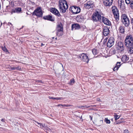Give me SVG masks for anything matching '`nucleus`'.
<instances>
[{
  "mask_svg": "<svg viewBox=\"0 0 133 133\" xmlns=\"http://www.w3.org/2000/svg\"><path fill=\"white\" fill-rule=\"evenodd\" d=\"M64 104H61V106L62 107H64Z\"/></svg>",
  "mask_w": 133,
  "mask_h": 133,
  "instance_id": "nucleus-53",
  "label": "nucleus"
},
{
  "mask_svg": "<svg viewBox=\"0 0 133 133\" xmlns=\"http://www.w3.org/2000/svg\"><path fill=\"white\" fill-rule=\"evenodd\" d=\"M90 107V106H87V105H84V108H88L89 107Z\"/></svg>",
  "mask_w": 133,
  "mask_h": 133,
  "instance_id": "nucleus-44",
  "label": "nucleus"
},
{
  "mask_svg": "<svg viewBox=\"0 0 133 133\" xmlns=\"http://www.w3.org/2000/svg\"><path fill=\"white\" fill-rule=\"evenodd\" d=\"M2 25V23H1V25Z\"/></svg>",
  "mask_w": 133,
  "mask_h": 133,
  "instance_id": "nucleus-58",
  "label": "nucleus"
},
{
  "mask_svg": "<svg viewBox=\"0 0 133 133\" xmlns=\"http://www.w3.org/2000/svg\"><path fill=\"white\" fill-rule=\"evenodd\" d=\"M8 24H9V25H12V24L11 23H8Z\"/></svg>",
  "mask_w": 133,
  "mask_h": 133,
  "instance_id": "nucleus-51",
  "label": "nucleus"
},
{
  "mask_svg": "<svg viewBox=\"0 0 133 133\" xmlns=\"http://www.w3.org/2000/svg\"><path fill=\"white\" fill-rule=\"evenodd\" d=\"M121 122H118V123H117L116 124H118L119 123H121Z\"/></svg>",
  "mask_w": 133,
  "mask_h": 133,
  "instance_id": "nucleus-54",
  "label": "nucleus"
},
{
  "mask_svg": "<svg viewBox=\"0 0 133 133\" xmlns=\"http://www.w3.org/2000/svg\"><path fill=\"white\" fill-rule=\"evenodd\" d=\"M94 6V2L92 1H88L86 3L84 4V7L88 9L92 8Z\"/></svg>",
  "mask_w": 133,
  "mask_h": 133,
  "instance_id": "nucleus-10",
  "label": "nucleus"
},
{
  "mask_svg": "<svg viewBox=\"0 0 133 133\" xmlns=\"http://www.w3.org/2000/svg\"><path fill=\"white\" fill-rule=\"evenodd\" d=\"M107 39H106V38H105V40H107Z\"/></svg>",
  "mask_w": 133,
  "mask_h": 133,
  "instance_id": "nucleus-55",
  "label": "nucleus"
},
{
  "mask_svg": "<svg viewBox=\"0 0 133 133\" xmlns=\"http://www.w3.org/2000/svg\"><path fill=\"white\" fill-rule=\"evenodd\" d=\"M22 10L21 8L19 7H17L12 9L11 10V14H12L13 13H20L22 12Z\"/></svg>",
  "mask_w": 133,
  "mask_h": 133,
  "instance_id": "nucleus-13",
  "label": "nucleus"
},
{
  "mask_svg": "<svg viewBox=\"0 0 133 133\" xmlns=\"http://www.w3.org/2000/svg\"><path fill=\"white\" fill-rule=\"evenodd\" d=\"M72 30H77L80 28V27L79 25L77 24H72Z\"/></svg>",
  "mask_w": 133,
  "mask_h": 133,
  "instance_id": "nucleus-20",
  "label": "nucleus"
},
{
  "mask_svg": "<svg viewBox=\"0 0 133 133\" xmlns=\"http://www.w3.org/2000/svg\"><path fill=\"white\" fill-rule=\"evenodd\" d=\"M125 44L127 47L133 46V38L132 35H129L126 36L125 40Z\"/></svg>",
  "mask_w": 133,
  "mask_h": 133,
  "instance_id": "nucleus-3",
  "label": "nucleus"
},
{
  "mask_svg": "<svg viewBox=\"0 0 133 133\" xmlns=\"http://www.w3.org/2000/svg\"><path fill=\"white\" fill-rule=\"evenodd\" d=\"M84 108V106L83 105H81L78 108Z\"/></svg>",
  "mask_w": 133,
  "mask_h": 133,
  "instance_id": "nucleus-42",
  "label": "nucleus"
},
{
  "mask_svg": "<svg viewBox=\"0 0 133 133\" xmlns=\"http://www.w3.org/2000/svg\"><path fill=\"white\" fill-rule=\"evenodd\" d=\"M92 52L94 55H95L97 53V50L95 49H94L92 50Z\"/></svg>",
  "mask_w": 133,
  "mask_h": 133,
  "instance_id": "nucleus-27",
  "label": "nucleus"
},
{
  "mask_svg": "<svg viewBox=\"0 0 133 133\" xmlns=\"http://www.w3.org/2000/svg\"><path fill=\"white\" fill-rule=\"evenodd\" d=\"M118 68L116 66H115L114 68L113 69L114 71H115L116 70H117L118 69Z\"/></svg>",
  "mask_w": 133,
  "mask_h": 133,
  "instance_id": "nucleus-36",
  "label": "nucleus"
},
{
  "mask_svg": "<svg viewBox=\"0 0 133 133\" xmlns=\"http://www.w3.org/2000/svg\"><path fill=\"white\" fill-rule=\"evenodd\" d=\"M102 22H103L104 24L108 25H110L111 24L109 20L103 16H102Z\"/></svg>",
  "mask_w": 133,
  "mask_h": 133,
  "instance_id": "nucleus-16",
  "label": "nucleus"
},
{
  "mask_svg": "<svg viewBox=\"0 0 133 133\" xmlns=\"http://www.w3.org/2000/svg\"><path fill=\"white\" fill-rule=\"evenodd\" d=\"M4 119H1V121H3V122H4Z\"/></svg>",
  "mask_w": 133,
  "mask_h": 133,
  "instance_id": "nucleus-50",
  "label": "nucleus"
},
{
  "mask_svg": "<svg viewBox=\"0 0 133 133\" xmlns=\"http://www.w3.org/2000/svg\"><path fill=\"white\" fill-rule=\"evenodd\" d=\"M16 70H21V68L20 66H18L15 67Z\"/></svg>",
  "mask_w": 133,
  "mask_h": 133,
  "instance_id": "nucleus-34",
  "label": "nucleus"
},
{
  "mask_svg": "<svg viewBox=\"0 0 133 133\" xmlns=\"http://www.w3.org/2000/svg\"><path fill=\"white\" fill-rule=\"evenodd\" d=\"M124 133H129V131L127 130H124Z\"/></svg>",
  "mask_w": 133,
  "mask_h": 133,
  "instance_id": "nucleus-40",
  "label": "nucleus"
},
{
  "mask_svg": "<svg viewBox=\"0 0 133 133\" xmlns=\"http://www.w3.org/2000/svg\"><path fill=\"white\" fill-rule=\"evenodd\" d=\"M121 62H117V64L116 66L118 68H119L121 66V64H120Z\"/></svg>",
  "mask_w": 133,
  "mask_h": 133,
  "instance_id": "nucleus-33",
  "label": "nucleus"
},
{
  "mask_svg": "<svg viewBox=\"0 0 133 133\" xmlns=\"http://www.w3.org/2000/svg\"><path fill=\"white\" fill-rule=\"evenodd\" d=\"M121 21L123 24L126 26H129L130 24V20L127 15L125 14L122 15Z\"/></svg>",
  "mask_w": 133,
  "mask_h": 133,
  "instance_id": "nucleus-4",
  "label": "nucleus"
},
{
  "mask_svg": "<svg viewBox=\"0 0 133 133\" xmlns=\"http://www.w3.org/2000/svg\"><path fill=\"white\" fill-rule=\"evenodd\" d=\"M64 107H68L69 106H73L72 105H69L68 104H64Z\"/></svg>",
  "mask_w": 133,
  "mask_h": 133,
  "instance_id": "nucleus-37",
  "label": "nucleus"
},
{
  "mask_svg": "<svg viewBox=\"0 0 133 133\" xmlns=\"http://www.w3.org/2000/svg\"><path fill=\"white\" fill-rule=\"evenodd\" d=\"M62 99V98L61 97H56L55 98H54V99H56V100H61Z\"/></svg>",
  "mask_w": 133,
  "mask_h": 133,
  "instance_id": "nucleus-39",
  "label": "nucleus"
},
{
  "mask_svg": "<svg viewBox=\"0 0 133 133\" xmlns=\"http://www.w3.org/2000/svg\"><path fill=\"white\" fill-rule=\"evenodd\" d=\"M79 57L83 61L88 63L89 61V59L88 57L85 54L82 53L79 56Z\"/></svg>",
  "mask_w": 133,
  "mask_h": 133,
  "instance_id": "nucleus-12",
  "label": "nucleus"
},
{
  "mask_svg": "<svg viewBox=\"0 0 133 133\" xmlns=\"http://www.w3.org/2000/svg\"><path fill=\"white\" fill-rule=\"evenodd\" d=\"M49 98L50 99H54V98H54L53 97H49Z\"/></svg>",
  "mask_w": 133,
  "mask_h": 133,
  "instance_id": "nucleus-45",
  "label": "nucleus"
},
{
  "mask_svg": "<svg viewBox=\"0 0 133 133\" xmlns=\"http://www.w3.org/2000/svg\"><path fill=\"white\" fill-rule=\"evenodd\" d=\"M11 69L12 70H16L15 67H12L11 68Z\"/></svg>",
  "mask_w": 133,
  "mask_h": 133,
  "instance_id": "nucleus-43",
  "label": "nucleus"
},
{
  "mask_svg": "<svg viewBox=\"0 0 133 133\" xmlns=\"http://www.w3.org/2000/svg\"><path fill=\"white\" fill-rule=\"evenodd\" d=\"M111 119V120H113V119Z\"/></svg>",
  "mask_w": 133,
  "mask_h": 133,
  "instance_id": "nucleus-57",
  "label": "nucleus"
},
{
  "mask_svg": "<svg viewBox=\"0 0 133 133\" xmlns=\"http://www.w3.org/2000/svg\"><path fill=\"white\" fill-rule=\"evenodd\" d=\"M109 32V28L108 26H104L103 28V33L105 36H107Z\"/></svg>",
  "mask_w": 133,
  "mask_h": 133,
  "instance_id": "nucleus-15",
  "label": "nucleus"
},
{
  "mask_svg": "<svg viewBox=\"0 0 133 133\" xmlns=\"http://www.w3.org/2000/svg\"><path fill=\"white\" fill-rule=\"evenodd\" d=\"M114 114L115 115H114V116L115 118V119L116 121L120 118V116H119L118 115H116V113H114Z\"/></svg>",
  "mask_w": 133,
  "mask_h": 133,
  "instance_id": "nucleus-25",
  "label": "nucleus"
},
{
  "mask_svg": "<svg viewBox=\"0 0 133 133\" xmlns=\"http://www.w3.org/2000/svg\"><path fill=\"white\" fill-rule=\"evenodd\" d=\"M35 122H36L38 124L40 125V127L41 128H43L45 127V124H43L41 123H39L38 122L35 121Z\"/></svg>",
  "mask_w": 133,
  "mask_h": 133,
  "instance_id": "nucleus-24",
  "label": "nucleus"
},
{
  "mask_svg": "<svg viewBox=\"0 0 133 133\" xmlns=\"http://www.w3.org/2000/svg\"><path fill=\"white\" fill-rule=\"evenodd\" d=\"M122 118H121V119H122Z\"/></svg>",
  "mask_w": 133,
  "mask_h": 133,
  "instance_id": "nucleus-59",
  "label": "nucleus"
},
{
  "mask_svg": "<svg viewBox=\"0 0 133 133\" xmlns=\"http://www.w3.org/2000/svg\"><path fill=\"white\" fill-rule=\"evenodd\" d=\"M130 94L132 95H133V88L132 89H130Z\"/></svg>",
  "mask_w": 133,
  "mask_h": 133,
  "instance_id": "nucleus-38",
  "label": "nucleus"
},
{
  "mask_svg": "<svg viewBox=\"0 0 133 133\" xmlns=\"http://www.w3.org/2000/svg\"><path fill=\"white\" fill-rule=\"evenodd\" d=\"M90 107H95L96 106V105H91L90 106Z\"/></svg>",
  "mask_w": 133,
  "mask_h": 133,
  "instance_id": "nucleus-49",
  "label": "nucleus"
},
{
  "mask_svg": "<svg viewBox=\"0 0 133 133\" xmlns=\"http://www.w3.org/2000/svg\"><path fill=\"white\" fill-rule=\"evenodd\" d=\"M110 52L111 54L113 55L115 53L116 51L115 49H112L111 50Z\"/></svg>",
  "mask_w": 133,
  "mask_h": 133,
  "instance_id": "nucleus-28",
  "label": "nucleus"
},
{
  "mask_svg": "<svg viewBox=\"0 0 133 133\" xmlns=\"http://www.w3.org/2000/svg\"><path fill=\"white\" fill-rule=\"evenodd\" d=\"M70 82L71 84H73L75 82V81L74 79H71L70 80Z\"/></svg>",
  "mask_w": 133,
  "mask_h": 133,
  "instance_id": "nucleus-35",
  "label": "nucleus"
},
{
  "mask_svg": "<svg viewBox=\"0 0 133 133\" xmlns=\"http://www.w3.org/2000/svg\"><path fill=\"white\" fill-rule=\"evenodd\" d=\"M35 81L37 83H44V82L41 80H35Z\"/></svg>",
  "mask_w": 133,
  "mask_h": 133,
  "instance_id": "nucleus-32",
  "label": "nucleus"
},
{
  "mask_svg": "<svg viewBox=\"0 0 133 133\" xmlns=\"http://www.w3.org/2000/svg\"><path fill=\"white\" fill-rule=\"evenodd\" d=\"M131 23H132V24L133 25V26H132V29H133V18L131 19Z\"/></svg>",
  "mask_w": 133,
  "mask_h": 133,
  "instance_id": "nucleus-41",
  "label": "nucleus"
},
{
  "mask_svg": "<svg viewBox=\"0 0 133 133\" xmlns=\"http://www.w3.org/2000/svg\"><path fill=\"white\" fill-rule=\"evenodd\" d=\"M43 18L45 20H47L51 21H53L55 20V18L52 16L49 15L44 16Z\"/></svg>",
  "mask_w": 133,
  "mask_h": 133,
  "instance_id": "nucleus-18",
  "label": "nucleus"
},
{
  "mask_svg": "<svg viewBox=\"0 0 133 133\" xmlns=\"http://www.w3.org/2000/svg\"><path fill=\"white\" fill-rule=\"evenodd\" d=\"M131 116H133V115H131Z\"/></svg>",
  "mask_w": 133,
  "mask_h": 133,
  "instance_id": "nucleus-56",
  "label": "nucleus"
},
{
  "mask_svg": "<svg viewBox=\"0 0 133 133\" xmlns=\"http://www.w3.org/2000/svg\"><path fill=\"white\" fill-rule=\"evenodd\" d=\"M70 11L74 14H76L80 12L81 9L79 7L73 6L69 8Z\"/></svg>",
  "mask_w": 133,
  "mask_h": 133,
  "instance_id": "nucleus-6",
  "label": "nucleus"
},
{
  "mask_svg": "<svg viewBox=\"0 0 133 133\" xmlns=\"http://www.w3.org/2000/svg\"><path fill=\"white\" fill-rule=\"evenodd\" d=\"M2 49L5 52H7L8 51L6 48L5 46L2 47Z\"/></svg>",
  "mask_w": 133,
  "mask_h": 133,
  "instance_id": "nucleus-31",
  "label": "nucleus"
},
{
  "mask_svg": "<svg viewBox=\"0 0 133 133\" xmlns=\"http://www.w3.org/2000/svg\"><path fill=\"white\" fill-rule=\"evenodd\" d=\"M129 57L126 55H123L121 58L122 61L125 63L129 60Z\"/></svg>",
  "mask_w": 133,
  "mask_h": 133,
  "instance_id": "nucleus-22",
  "label": "nucleus"
},
{
  "mask_svg": "<svg viewBox=\"0 0 133 133\" xmlns=\"http://www.w3.org/2000/svg\"><path fill=\"white\" fill-rule=\"evenodd\" d=\"M50 11L54 14L58 16H59L60 14L59 11L56 8H52L50 9Z\"/></svg>",
  "mask_w": 133,
  "mask_h": 133,
  "instance_id": "nucleus-19",
  "label": "nucleus"
},
{
  "mask_svg": "<svg viewBox=\"0 0 133 133\" xmlns=\"http://www.w3.org/2000/svg\"><path fill=\"white\" fill-rule=\"evenodd\" d=\"M128 48V53L130 54L133 53V46L130 47H127Z\"/></svg>",
  "mask_w": 133,
  "mask_h": 133,
  "instance_id": "nucleus-23",
  "label": "nucleus"
},
{
  "mask_svg": "<svg viewBox=\"0 0 133 133\" xmlns=\"http://www.w3.org/2000/svg\"><path fill=\"white\" fill-rule=\"evenodd\" d=\"M104 121L107 124H110V120L108 119L107 118H105V119Z\"/></svg>",
  "mask_w": 133,
  "mask_h": 133,
  "instance_id": "nucleus-30",
  "label": "nucleus"
},
{
  "mask_svg": "<svg viewBox=\"0 0 133 133\" xmlns=\"http://www.w3.org/2000/svg\"><path fill=\"white\" fill-rule=\"evenodd\" d=\"M97 101H101V100H100V99L99 98H97Z\"/></svg>",
  "mask_w": 133,
  "mask_h": 133,
  "instance_id": "nucleus-46",
  "label": "nucleus"
},
{
  "mask_svg": "<svg viewBox=\"0 0 133 133\" xmlns=\"http://www.w3.org/2000/svg\"><path fill=\"white\" fill-rule=\"evenodd\" d=\"M119 32L122 34H124L125 32L124 27L122 25H120L118 28Z\"/></svg>",
  "mask_w": 133,
  "mask_h": 133,
  "instance_id": "nucleus-21",
  "label": "nucleus"
},
{
  "mask_svg": "<svg viewBox=\"0 0 133 133\" xmlns=\"http://www.w3.org/2000/svg\"><path fill=\"white\" fill-rule=\"evenodd\" d=\"M129 4L130 8L131 9H133V0Z\"/></svg>",
  "mask_w": 133,
  "mask_h": 133,
  "instance_id": "nucleus-29",
  "label": "nucleus"
},
{
  "mask_svg": "<svg viewBox=\"0 0 133 133\" xmlns=\"http://www.w3.org/2000/svg\"><path fill=\"white\" fill-rule=\"evenodd\" d=\"M32 14L35 15L38 17H42V16L43 13L41 8L40 7L38 8L34 11Z\"/></svg>",
  "mask_w": 133,
  "mask_h": 133,
  "instance_id": "nucleus-8",
  "label": "nucleus"
},
{
  "mask_svg": "<svg viewBox=\"0 0 133 133\" xmlns=\"http://www.w3.org/2000/svg\"><path fill=\"white\" fill-rule=\"evenodd\" d=\"M89 117H90V120H92V117L91 116H90Z\"/></svg>",
  "mask_w": 133,
  "mask_h": 133,
  "instance_id": "nucleus-47",
  "label": "nucleus"
},
{
  "mask_svg": "<svg viewBox=\"0 0 133 133\" xmlns=\"http://www.w3.org/2000/svg\"><path fill=\"white\" fill-rule=\"evenodd\" d=\"M119 7L121 9L123 10L125 8L124 1L123 0H118V1Z\"/></svg>",
  "mask_w": 133,
  "mask_h": 133,
  "instance_id": "nucleus-17",
  "label": "nucleus"
},
{
  "mask_svg": "<svg viewBox=\"0 0 133 133\" xmlns=\"http://www.w3.org/2000/svg\"><path fill=\"white\" fill-rule=\"evenodd\" d=\"M114 39L112 37H110L109 38L108 42L107 43V45L108 47L110 48L114 44Z\"/></svg>",
  "mask_w": 133,
  "mask_h": 133,
  "instance_id": "nucleus-11",
  "label": "nucleus"
},
{
  "mask_svg": "<svg viewBox=\"0 0 133 133\" xmlns=\"http://www.w3.org/2000/svg\"><path fill=\"white\" fill-rule=\"evenodd\" d=\"M58 5L59 9L61 12H65L68 8V5L67 2L65 0H59Z\"/></svg>",
  "mask_w": 133,
  "mask_h": 133,
  "instance_id": "nucleus-2",
  "label": "nucleus"
},
{
  "mask_svg": "<svg viewBox=\"0 0 133 133\" xmlns=\"http://www.w3.org/2000/svg\"><path fill=\"white\" fill-rule=\"evenodd\" d=\"M117 48L120 52L123 51L124 49V46L123 43L122 42H118L117 43Z\"/></svg>",
  "mask_w": 133,
  "mask_h": 133,
  "instance_id": "nucleus-9",
  "label": "nucleus"
},
{
  "mask_svg": "<svg viewBox=\"0 0 133 133\" xmlns=\"http://www.w3.org/2000/svg\"><path fill=\"white\" fill-rule=\"evenodd\" d=\"M103 14L99 9H96L95 12L92 16V20L95 24L97 25L98 24L99 22H102V18L103 16Z\"/></svg>",
  "mask_w": 133,
  "mask_h": 133,
  "instance_id": "nucleus-1",
  "label": "nucleus"
},
{
  "mask_svg": "<svg viewBox=\"0 0 133 133\" xmlns=\"http://www.w3.org/2000/svg\"><path fill=\"white\" fill-rule=\"evenodd\" d=\"M63 28L61 23L58 24L56 28V34L58 36H62L63 34Z\"/></svg>",
  "mask_w": 133,
  "mask_h": 133,
  "instance_id": "nucleus-5",
  "label": "nucleus"
},
{
  "mask_svg": "<svg viewBox=\"0 0 133 133\" xmlns=\"http://www.w3.org/2000/svg\"><path fill=\"white\" fill-rule=\"evenodd\" d=\"M61 105V104H58V105L57 106H58V107H59V106H60Z\"/></svg>",
  "mask_w": 133,
  "mask_h": 133,
  "instance_id": "nucleus-52",
  "label": "nucleus"
},
{
  "mask_svg": "<svg viewBox=\"0 0 133 133\" xmlns=\"http://www.w3.org/2000/svg\"><path fill=\"white\" fill-rule=\"evenodd\" d=\"M111 9L116 20V21L118 20L119 19V14L117 8L115 6H113L112 7Z\"/></svg>",
  "mask_w": 133,
  "mask_h": 133,
  "instance_id": "nucleus-7",
  "label": "nucleus"
},
{
  "mask_svg": "<svg viewBox=\"0 0 133 133\" xmlns=\"http://www.w3.org/2000/svg\"><path fill=\"white\" fill-rule=\"evenodd\" d=\"M103 3L105 6H110L112 4L113 0H103Z\"/></svg>",
  "mask_w": 133,
  "mask_h": 133,
  "instance_id": "nucleus-14",
  "label": "nucleus"
},
{
  "mask_svg": "<svg viewBox=\"0 0 133 133\" xmlns=\"http://www.w3.org/2000/svg\"><path fill=\"white\" fill-rule=\"evenodd\" d=\"M45 45L44 44H43V43H41V46H44Z\"/></svg>",
  "mask_w": 133,
  "mask_h": 133,
  "instance_id": "nucleus-48",
  "label": "nucleus"
},
{
  "mask_svg": "<svg viewBox=\"0 0 133 133\" xmlns=\"http://www.w3.org/2000/svg\"><path fill=\"white\" fill-rule=\"evenodd\" d=\"M103 123V120H100L99 121L97 122V125L98 126H99L101 125V124H102Z\"/></svg>",
  "mask_w": 133,
  "mask_h": 133,
  "instance_id": "nucleus-26",
  "label": "nucleus"
}]
</instances>
